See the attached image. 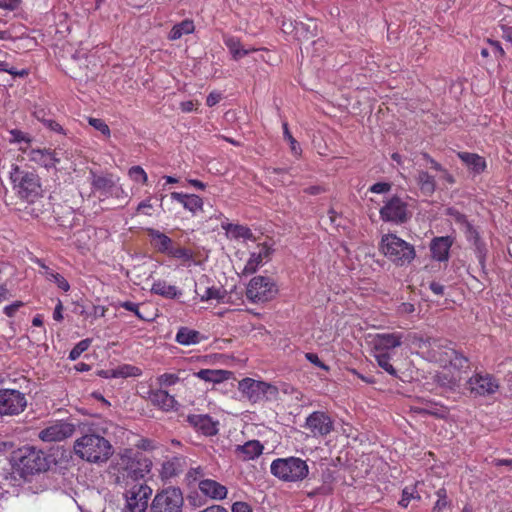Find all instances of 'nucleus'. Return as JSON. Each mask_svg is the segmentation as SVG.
I'll use <instances>...</instances> for the list:
<instances>
[{"instance_id":"nucleus-1","label":"nucleus","mask_w":512,"mask_h":512,"mask_svg":"<svg viewBox=\"0 0 512 512\" xmlns=\"http://www.w3.org/2000/svg\"><path fill=\"white\" fill-rule=\"evenodd\" d=\"M426 355L429 361L438 363L442 367L434 376L436 384L448 391H458L464 380L463 375L470 369L469 359L436 339L428 341Z\"/></svg>"},{"instance_id":"nucleus-2","label":"nucleus","mask_w":512,"mask_h":512,"mask_svg":"<svg viewBox=\"0 0 512 512\" xmlns=\"http://www.w3.org/2000/svg\"><path fill=\"white\" fill-rule=\"evenodd\" d=\"M74 452L81 459L91 463L106 462L113 453L110 442L96 433H86L76 439Z\"/></svg>"},{"instance_id":"nucleus-3","label":"nucleus","mask_w":512,"mask_h":512,"mask_svg":"<svg viewBox=\"0 0 512 512\" xmlns=\"http://www.w3.org/2000/svg\"><path fill=\"white\" fill-rule=\"evenodd\" d=\"M9 174L13 190L20 199L33 203L42 196L40 178L35 171L12 165Z\"/></svg>"},{"instance_id":"nucleus-4","label":"nucleus","mask_w":512,"mask_h":512,"mask_svg":"<svg viewBox=\"0 0 512 512\" xmlns=\"http://www.w3.org/2000/svg\"><path fill=\"white\" fill-rule=\"evenodd\" d=\"M13 467L21 477H27L46 471L50 466L48 456L33 446L19 448L13 455Z\"/></svg>"},{"instance_id":"nucleus-5","label":"nucleus","mask_w":512,"mask_h":512,"mask_svg":"<svg viewBox=\"0 0 512 512\" xmlns=\"http://www.w3.org/2000/svg\"><path fill=\"white\" fill-rule=\"evenodd\" d=\"M380 251L397 267L410 265L416 257L414 246L392 233L381 237Z\"/></svg>"},{"instance_id":"nucleus-6","label":"nucleus","mask_w":512,"mask_h":512,"mask_svg":"<svg viewBox=\"0 0 512 512\" xmlns=\"http://www.w3.org/2000/svg\"><path fill=\"white\" fill-rule=\"evenodd\" d=\"M271 474L285 482H298L304 480L309 474V467L305 460L290 456L277 458L270 465Z\"/></svg>"},{"instance_id":"nucleus-7","label":"nucleus","mask_w":512,"mask_h":512,"mask_svg":"<svg viewBox=\"0 0 512 512\" xmlns=\"http://www.w3.org/2000/svg\"><path fill=\"white\" fill-rule=\"evenodd\" d=\"M90 184L93 193H98L100 200L108 198H124L126 193L119 181L120 178L111 172L96 173L90 171Z\"/></svg>"},{"instance_id":"nucleus-8","label":"nucleus","mask_w":512,"mask_h":512,"mask_svg":"<svg viewBox=\"0 0 512 512\" xmlns=\"http://www.w3.org/2000/svg\"><path fill=\"white\" fill-rule=\"evenodd\" d=\"M238 390L251 403L274 400L279 394V390L275 385L249 377L239 381Z\"/></svg>"},{"instance_id":"nucleus-9","label":"nucleus","mask_w":512,"mask_h":512,"mask_svg":"<svg viewBox=\"0 0 512 512\" xmlns=\"http://www.w3.org/2000/svg\"><path fill=\"white\" fill-rule=\"evenodd\" d=\"M183 505L184 497L181 489L170 486L156 493L150 512H182Z\"/></svg>"},{"instance_id":"nucleus-10","label":"nucleus","mask_w":512,"mask_h":512,"mask_svg":"<svg viewBox=\"0 0 512 512\" xmlns=\"http://www.w3.org/2000/svg\"><path fill=\"white\" fill-rule=\"evenodd\" d=\"M379 214L382 221L397 225L407 222L411 216L407 201L397 195L384 202Z\"/></svg>"},{"instance_id":"nucleus-11","label":"nucleus","mask_w":512,"mask_h":512,"mask_svg":"<svg viewBox=\"0 0 512 512\" xmlns=\"http://www.w3.org/2000/svg\"><path fill=\"white\" fill-rule=\"evenodd\" d=\"M499 381L492 374L486 372L474 373L465 382V389L472 396H489L495 394L499 389Z\"/></svg>"},{"instance_id":"nucleus-12","label":"nucleus","mask_w":512,"mask_h":512,"mask_svg":"<svg viewBox=\"0 0 512 512\" xmlns=\"http://www.w3.org/2000/svg\"><path fill=\"white\" fill-rule=\"evenodd\" d=\"M152 489L145 483L133 484L125 493L126 505L122 512H146Z\"/></svg>"},{"instance_id":"nucleus-13","label":"nucleus","mask_w":512,"mask_h":512,"mask_svg":"<svg viewBox=\"0 0 512 512\" xmlns=\"http://www.w3.org/2000/svg\"><path fill=\"white\" fill-rule=\"evenodd\" d=\"M277 293L273 280L265 276L253 277L246 290V296L252 302H265L274 297Z\"/></svg>"},{"instance_id":"nucleus-14","label":"nucleus","mask_w":512,"mask_h":512,"mask_svg":"<svg viewBox=\"0 0 512 512\" xmlns=\"http://www.w3.org/2000/svg\"><path fill=\"white\" fill-rule=\"evenodd\" d=\"M26 406L27 399L24 393L16 389H0V415H19Z\"/></svg>"},{"instance_id":"nucleus-15","label":"nucleus","mask_w":512,"mask_h":512,"mask_svg":"<svg viewBox=\"0 0 512 512\" xmlns=\"http://www.w3.org/2000/svg\"><path fill=\"white\" fill-rule=\"evenodd\" d=\"M76 425L68 420H58L39 432V438L44 442H60L71 437Z\"/></svg>"},{"instance_id":"nucleus-16","label":"nucleus","mask_w":512,"mask_h":512,"mask_svg":"<svg viewBox=\"0 0 512 512\" xmlns=\"http://www.w3.org/2000/svg\"><path fill=\"white\" fill-rule=\"evenodd\" d=\"M304 427L313 437H325L334 430V422L327 413L314 411L306 418Z\"/></svg>"},{"instance_id":"nucleus-17","label":"nucleus","mask_w":512,"mask_h":512,"mask_svg":"<svg viewBox=\"0 0 512 512\" xmlns=\"http://www.w3.org/2000/svg\"><path fill=\"white\" fill-rule=\"evenodd\" d=\"M403 334L399 332L377 333L371 336L370 345L373 352L389 353L402 344Z\"/></svg>"},{"instance_id":"nucleus-18","label":"nucleus","mask_w":512,"mask_h":512,"mask_svg":"<svg viewBox=\"0 0 512 512\" xmlns=\"http://www.w3.org/2000/svg\"><path fill=\"white\" fill-rule=\"evenodd\" d=\"M28 156L31 161L47 169L56 168L61 162L60 152L57 149H31Z\"/></svg>"},{"instance_id":"nucleus-19","label":"nucleus","mask_w":512,"mask_h":512,"mask_svg":"<svg viewBox=\"0 0 512 512\" xmlns=\"http://www.w3.org/2000/svg\"><path fill=\"white\" fill-rule=\"evenodd\" d=\"M453 243L454 238L451 236L433 238L429 246L432 259L438 262H447Z\"/></svg>"},{"instance_id":"nucleus-20","label":"nucleus","mask_w":512,"mask_h":512,"mask_svg":"<svg viewBox=\"0 0 512 512\" xmlns=\"http://www.w3.org/2000/svg\"><path fill=\"white\" fill-rule=\"evenodd\" d=\"M187 421L197 431L201 432L205 436H214L219 431V422L214 421L209 415L193 414L187 417Z\"/></svg>"},{"instance_id":"nucleus-21","label":"nucleus","mask_w":512,"mask_h":512,"mask_svg":"<svg viewBox=\"0 0 512 512\" xmlns=\"http://www.w3.org/2000/svg\"><path fill=\"white\" fill-rule=\"evenodd\" d=\"M198 488L204 496L212 500H223L228 494L227 487L213 479L200 480Z\"/></svg>"},{"instance_id":"nucleus-22","label":"nucleus","mask_w":512,"mask_h":512,"mask_svg":"<svg viewBox=\"0 0 512 512\" xmlns=\"http://www.w3.org/2000/svg\"><path fill=\"white\" fill-rule=\"evenodd\" d=\"M457 157L474 175H480L487 170L486 159L477 153L460 151L457 152Z\"/></svg>"},{"instance_id":"nucleus-23","label":"nucleus","mask_w":512,"mask_h":512,"mask_svg":"<svg viewBox=\"0 0 512 512\" xmlns=\"http://www.w3.org/2000/svg\"><path fill=\"white\" fill-rule=\"evenodd\" d=\"M270 249L266 244H258L254 251L250 253L242 273L245 275L253 274L263 264L264 259L268 258Z\"/></svg>"},{"instance_id":"nucleus-24","label":"nucleus","mask_w":512,"mask_h":512,"mask_svg":"<svg viewBox=\"0 0 512 512\" xmlns=\"http://www.w3.org/2000/svg\"><path fill=\"white\" fill-rule=\"evenodd\" d=\"M171 198L180 203L186 210L193 215L203 211V199L196 194H185L181 192H172Z\"/></svg>"},{"instance_id":"nucleus-25","label":"nucleus","mask_w":512,"mask_h":512,"mask_svg":"<svg viewBox=\"0 0 512 512\" xmlns=\"http://www.w3.org/2000/svg\"><path fill=\"white\" fill-rule=\"evenodd\" d=\"M149 400L154 406L166 412L174 410L177 405L174 396L162 389L150 391Z\"/></svg>"},{"instance_id":"nucleus-26","label":"nucleus","mask_w":512,"mask_h":512,"mask_svg":"<svg viewBox=\"0 0 512 512\" xmlns=\"http://www.w3.org/2000/svg\"><path fill=\"white\" fill-rule=\"evenodd\" d=\"M206 339L199 331L186 326H181L175 336V341L183 346L196 345Z\"/></svg>"},{"instance_id":"nucleus-27","label":"nucleus","mask_w":512,"mask_h":512,"mask_svg":"<svg viewBox=\"0 0 512 512\" xmlns=\"http://www.w3.org/2000/svg\"><path fill=\"white\" fill-rule=\"evenodd\" d=\"M186 466V458L183 456H175L162 464L161 476L162 478H172L183 472Z\"/></svg>"},{"instance_id":"nucleus-28","label":"nucleus","mask_w":512,"mask_h":512,"mask_svg":"<svg viewBox=\"0 0 512 512\" xmlns=\"http://www.w3.org/2000/svg\"><path fill=\"white\" fill-rule=\"evenodd\" d=\"M152 462L140 453H136L134 458V467L130 469L126 477L134 480L142 479L150 472Z\"/></svg>"},{"instance_id":"nucleus-29","label":"nucleus","mask_w":512,"mask_h":512,"mask_svg":"<svg viewBox=\"0 0 512 512\" xmlns=\"http://www.w3.org/2000/svg\"><path fill=\"white\" fill-rule=\"evenodd\" d=\"M263 445L259 440H250L243 445L237 446V453L242 460H252L259 457L263 453Z\"/></svg>"},{"instance_id":"nucleus-30","label":"nucleus","mask_w":512,"mask_h":512,"mask_svg":"<svg viewBox=\"0 0 512 512\" xmlns=\"http://www.w3.org/2000/svg\"><path fill=\"white\" fill-rule=\"evenodd\" d=\"M195 376L205 382L218 384L230 379L232 372L223 369H201Z\"/></svg>"},{"instance_id":"nucleus-31","label":"nucleus","mask_w":512,"mask_h":512,"mask_svg":"<svg viewBox=\"0 0 512 512\" xmlns=\"http://www.w3.org/2000/svg\"><path fill=\"white\" fill-rule=\"evenodd\" d=\"M149 237L151 238V243L153 247L160 253L168 255V251H170L173 241L166 234L160 232L159 230L150 228L147 230Z\"/></svg>"},{"instance_id":"nucleus-32","label":"nucleus","mask_w":512,"mask_h":512,"mask_svg":"<svg viewBox=\"0 0 512 512\" xmlns=\"http://www.w3.org/2000/svg\"><path fill=\"white\" fill-rule=\"evenodd\" d=\"M151 292L166 299H175L181 296L177 286L168 284L165 280H157L152 284Z\"/></svg>"},{"instance_id":"nucleus-33","label":"nucleus","mask_w":512,"mask_h":512,"mask_svg":"<svg viewBox=\"0 0 512 512\" xmlns=\"http://www.w3.org/2000/svg\"><path fill=\"white\" fill-rule=\"evenodd\" d=\"M224 44L229 49L233 59L236 61L252 52L258 51L257 48L243 49L240 39L235 36H225Z\"/></svg>"},{"instance_id":"nucleus-34","label":"nucleus","mask_w":512,"mask_h":512,"mask_svg":"<svg viewBox=\"0 0 512 512\" xmlns=\"http://www.w3.org/2000/svg\"><path fill=\"white\" fill-rule=\"evenodd\" d=\"M137 452H134L132 449H125L118 457L115 468L118 474H121L125 477L130 471L131 467L134 466V458Z\"/></svg>"},{"instance_id":"nucleus-35","label":"nucleus","mask_w":512,"mask_h":512,"mask_svg":"<svg viewBox=\"0 0 512 512\" xmlns=\"http://www.w3.org/2000/svg\"><path fill=\"white\" fill-rule=\"evenodd\" d=\"M195 30V25L193 20L185 19L178 24H175L168 34V39L171 41H175L180 39L183 35H188L193 33Z\"/></svg>"},{"instance_id":"nucleus-36","label":"nucleus","mask_w":512,"mask_h":512,"mask_svg":"<svg viewBox=\"0 0 512 512\" xmlns=\"http://www.w3.org/2000/svg\"><path fill=\"white\" fill-rule=\"evenodd\" d=\"M222 228L226 231L228 236L233 239H252L253 233L250 228L244 225L232 224V223H223Z\"/></svg>"},{"instance_id":"nucleus-37","label":"nucleus","mask_w":512,"mask_h":512,"mask_svg":"<svg viewBox=\"0 0 512 512\" xmlns=\"http://www.w3.org/2000/svg\"><path fill=\"white\" fill-rule=\"evenodd\" d=\"M417 184L421 192L426 196L432 195L436 189L435 178L427 171H419L417 176Z\"/></svg>"},{"instance_id":"nucleus-38","label":"nucleus","mask_w":512,"mask_h":512,"mask_svg":"<svg viewBox=\"0 0 512 512\" xmlns=\"http://www.w3.org/2000/svg\"><path fill=\"white\" fill-rule=\"evenodd\" d=\"M470 240L473 242L475 255H476V258L479 261V264L482 267H484L486 253H487V249H486L485 243L483 242V240L481 239L479 233L476 230H471L470 231Z\"/></svg>"},{"instance_id":"nucleus-39","label":"nucleus","mask_w":512,"mask_h":512,"mask_svg":"<svg viewBox=\"0 0 512 512\" xmlns=\"http://www.w3.org/2000/svg\"><path fill=\"white\" fill-rule=\"evenodd\" d=\"M195 292L201 301L221 300L224 298L225 294L224 290L215 286L204 287V289L197 287Z\"/></svg>"},{"instance_id":"nucleus-40","label":"nucleus","mask_w":512,"mask_h":512,"mask_svg":"<svg viewBox=\"0 0 512 512\" xmlns=\"http://www.w3.org/2000/svg\"><path fill=\"white\" fill-rule=\"evenodd\" d=\"M437 501L433 506V512H450L452 508L451 501L448 499L445 488H440L436 492Z\"/></svg>"},{"instance_id":"nucleus-41","label":"nucleus","mask_w":512,"mask_h":512,"mask_svg":"<svg viewBox=\"0 0 512 512\" xmlns=\"http://www.w3.org/2000/svg\"><path fill=\"white\" fill-rule=\"evenodd\" d=\"M141 373L142 371L140 368L129 364L118 366L116 369L112 370V376L115 378L138 377Z\"/></svg>"},{"instance_id":"nucleus-42","label":"nucleus","mask_w":512,"mask_h":512,"mask_svg":"<svg viewBox=\"0 0 512 512\" xmlns=\"http://www.w3.org/2000/svg\"><path fill=\"white\" fill-rule=\"evenodd\" d=\"M374 357H375L378 365L383 370H385L387 373H389L392 376H396L397 375L396 369L390 363L391 357H390L389 353L374 352Z\"/></svg>"},{"instance_id":"nucleus-43","label":"nucleus","mask_w":512,"mask_h":512,"mask_svg":"<svg viewBox=\"0 0 512 512\" xmlns=\"http://www.w3.org/2000/svg\"><path fill=\"white\" fill-rule=\"evenodd\" d=\"M413 499H420V495L416 490V486H406L402 490L401 499L399 500L398 504L402 508H407Z\"/></svg>"},{"instance_id":"nucleus-44","label":"nucleus","mask_w":512,"mask_h":512,"mask_svg":"<svg viewBox=\"0 0 512 512\" xmlns=\"http://www.w3.org/2000/svg\"><path fill=\"white\" fill-rule=\"evenodd\" d=\"M169 257L180 259L183 261H190L193 259V252L189 248L181 247V246H174L172 245L170 251H168Z\"/></svg>"},{"instance_id":"nucleus-45","label":"nucleus","mask_w":512,"mask_h":512,"mask_svg":"<svg viewBox=\"0 0 512 512\" xmlns=\"http://www.w3.org/2000/svg\"><path fill=\"white\" fill-rule=\"evenodd\" d=\"M11 135V139L9 140L10 143H25V147H20V150H22L24 153L27 152V148L31 142V138L27 133H24L21 130L18 129H12L9 131Z\"/></svg>"},{"instance_id":"nucleus-46","label":"nucleus","mask_w":512,"mask_h":512,"mask_svg":"<svg viewBox=\"0 0 512 512\" xmlns=\"http://www.w3.org/2000/svg\"><path fill=\"white\" fill-rule=\"evenodd\" d=\"M128 176L132 181L140 183L142 185H146L148 182L147 173L141 166L138 165L129 168Z\"/></svg>"},{"instance_id":"nucleus-47","label":"nucleus","mask_w":512,"mask_h":512,"mask_svg":"<svg viewBox=\"0 0 512 512\" xmlns=\"http://www.w3.org/2000/svg\"><path fill=\"white\" fill-rule=\"evenodd\" d=\"M46 279L48 281L54 282L58 288L64 292H68L70 290L69 282L64 278V276L57 272H47Z\"/></svg>"},{"instance_id":"nucleus-48","label":"nucleus","mask_w":512,"mask_h":512,"mask_svg":"<svg viewBox=\"0 0 512 512\" xmlns=\"http://www.w3.org/2000/svg\"><path fill=\"white\" fill-rule=\"evenodd\" d=\"M92 340L89 338L83 339L80 342H78L70 351L69 353V359L72 361L77 360L83 352L88 350V348L91 345Z\"/></svg>"},{"instance_id":"nucleus-49","label":"nucleus","mask_w":512,"mask_h":512,"mask_svg":"<svg viewBox=\"0 0 512 512\" xmlns=\"http://www.w3.org/2000/svg\"><path fill=\"white\" fill-rule=\"evenodd\" d=\"M282 127H283V136L289 142L291 152L295 156H300L301 148L298 145V142L296 141V139L290 133L289 127H288V123L287 122H283Z\"/></svg>"},{"instance_id":"nucleus-50","label":"nucleus","mask_w":512,"mask_h":512,"mask_svg":"<svg viewBox=\"0 0 512 512\" xmlns=\"http://www.w3.org/2000/svg\"><path fill=\"white\" fill-rule=\"evenodd\" d=\"M181 378L178 374L175 373H163L157 377V382L162 387H170L178 382H180Z\"/></svg>"},{"instance_id":"nucleus-51","label":"nucleus","mask_w":512,"mask_h":512,"mask_svg":"<svg viewBox=\"0 0 512 512\" xmlns=\"http://www.w3.org/2000/svg\"><path fill=\"white\" fill-rule=\"evenodd\" d=\"M88 123L96 130H98L102 135H104L106 138H109L111 135V131L109 126L99 118H88Z\"/></svg>"},{"instance_id":"nucleus-52","label":"nucleus","mask_w":512,"mask_h":512,"mask_svg":"<svg viewBox=\"0 0 512 512\" xmlns=\"http://www.w3.org/2000/svg\"><path fill=\"white\" fill-rule=\"evenodd\" d=\"M119 306L130 311V312H133L135 314V316L137 318H139L140 320H143V321H151L152 319L151 318H147L145 317L139 310V304L138 303H134V302H131V301H124V302H120L119 303Z\"/></svg>"},{"instance_id":"nucleus-53","label":"nucleus","mask_w":512,"mask_h":512,"mask_svg":"<svg viewBox=\"0 0 512 512\" xmlns=\"http://www.w3.org/2000/svg\"><path fill=\"white\" fill-rule=\"evenodd\" d=\"M204 475V469L198 466L195 468H190L186 474V477L189 482H200V480H203L202 478L204 477Z\"/></svg>"},{"instance_id":"nucleus-54","label":"nucleus","mask_w":512,"mask_h":512,"mask_svg":"<svg viewBox=\"0 0 512 512\" xmlns=\"http://www.w3.org/2000/svg\"><path fill=\"white\" fill-rule=\"evenodd\" d=\"M24 302L22 301H15L13 302L12 304L10 305H6L4 308H3V313L9 317V318H13L16 313L18 312V310L20 308H22L24 306Z\"/></svg>"},{"instance_id":"nucleus-55","label":"nucleus","mask_w":512,"mask_h":512,"mask_svg":"<svg viewBox=\"0 0 512 512\" xmlns=\"http://www.w3.org/2000/svg\"><path fill=\"white\" fill-rule=\"evenodd\" d=\"M296 34L302 36L306 40L316 35L313 31L309 29L308 25L301 22H296Z\"/></svg>"},{"instance_id":"nucleus-56","label":"nucleus","mask_w":512,"mask_h":512,"mask_svg":"<svg viewBox=\"0 0 512 512\" xmlns=\"http://www.w3.org/2000/svg\"><path fill=\"white\" fill-rule=\"evenodd\" d=\"M391 187L392 185L390 183L377 182L369 188V191L376 194H383L389 192L391 190Z\"/></svg>"},{"instance_id":"nucleus-57","label":"nucleus","mask_w":512,"mask_h":512,"mask_svg":"<svg viewBox=\"0 0 512 512\" xmlns=\"http://www.w3.org/2000/svg\"><path fill=\"white\" fill-rule=\"evenodd\" d=\"M305 358L312 364H314L315 366L323 369V370H329V367L320 360V358L318 357L317 354L315 353H311V352H308L305 354Z\"/></svg>"},{"instance_id":"nucleus-58","label":"nucleus","mask_w":512,"mask_h":512,"mask_svg":"<svg viewBox=\"0 0 512 512\" xmlns=\"http://www.w3.org/2000/svg\"><path fill=\"white\" fill-rule=\"evenodd\" d=\"M231 512H253V509L247 502L236 501L231 506Z\"/></svg>"},{"instance_id":"nucleus-59","label":"nucleus","mask_w":512,"mask_h":512,"mask_svg":"<svg viewBox=\"0 0 512 512\" xmlns=\"http://www.w3.org/2000/svg\"><path fill=\"white\" fill-rule=\"evenodd\" d=\"M43 123L51 131L66 135L65 129L57 121L48 119V120H43Z\"/></svg>"},{"instance_id":"nucleus-60","label":"nucleus","mask_w":512,"mask_h":512,"mask_svg":"<svg viewBox=\"0 0 512 512\" xmlns=\"http://www.w3.org/2000/svg\"><path fill=\"white\" fill-rule=\"evenodd\" d=\"M21 3V0H0V9L13 11Z\"/></svg>"},{"instance_id":"nucleus-61","label":"nucleus","mask_w":512,"mask_h":512,"mask_svg":"<svg viewBox=\"0 0 512 512\" xmlns=\"http://www.w3.org/2000/svg\"><path fill=\"white\" fill-rule=\"evenodd\" d=\"M415 311V306L412 303L409 302H403L401 303L397 308V313L399 315H408Z\"/></svg>"},{"instance_id":"nucleus-62","label":"nucleus","mask_w":512,"mask_h":512,"mask_svg":"<svg viewBox=\"0 0 512 512\" xmlns=\"http://www.w3.org/2000/svg\"><path fill=\"white\" fill-rule=\"evenodd\" d=\"M150 209H152V204H151L150 199H145V200L141 201L137 206V212L143 213L147 216L151 215V213L149 212Z\"/></svg>"},{"instance_id":"nucleus-63","label":"nucleus","mask_w":512,"mask_h":512,"mask_svg":"<svg viewBox=\"0 0 512 512\" xmlns=\"http://www.w3.org/2000/svg\"><path fill=\"white\" fill-rule=\"evenodd\" d=\"M423 159L430 164L431 168L436 171H444V167L438 163L435 159H433L428 153H422Z\"/></svg>"},{"instance_id":"nucleus-64","label":"nucleus","mask_w":512,"mask_h":512,"mask_svg":"<svg viewBox=\"0 0 512 512\" xmlns=\"http://www.w3.org/2000/svg\"><path fill=\"white\" fill-rule=\"evenodd\" d=\"M199 105L198 101L194 102L192 100L184 101L180 103V109L182 112L189 113L197 109Z\"/></svg>"}]
</instances>
